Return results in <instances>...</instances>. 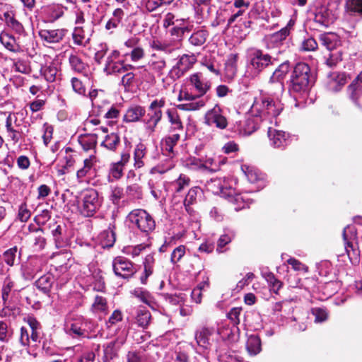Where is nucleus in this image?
Returning <instances> with one entry per match:
<instances>
[{
	"label": "nucleus",
	"mask_w": 362,
	"mask_h": 362,
	"mask_svg": "<svg viewBox=\"0 0 362 362\" xmlns=\"http://www.w3.org/2000/svg\"><path fill=\"white\" fill-rule=\"evenodd\" d=\"M282 110L281 105L272 99L261 96L255 98L249 110V115L262 120L267 126L268 124L277 123L276 117Z\"/></svg>",
	"instance_id": "nucleus-1"
},
{
	"label": "nucleus",
	"mask_w": 362,
	"mask_h": 362,
	"mask_svg": "<svg viewBox=\"0 0 362 362\" xmlns=\"http://www.w3.org/2000/svg\"><path fill=\"white\" fill-rule=\"evenodd\" d=\"M311 86L310 66L305 63H298L291 76L290 93L296 96L303 95L308 93Z\"/></svg>",
	"instance_id": "nucleus-2"
},
{
	"label": "nucleus",
	"mask_w": 362,
	"mask_h": 362,
	"mask_svg": "<svg viewBox=\"0 0 362 362\" xmlns=\"http://www.w3.org/2000/svg\"><path fill=\"white\" fill-rule=\"evenodd\" d=\"M103 198L93 188L87 189L82 193L78 202L79 213L84 217H93L103 205Z\"/></svg>",
	"instance_id": "nucleus-3"
},
{
	"label": "nucleus",
	"mask_w": 362,
	"mask_h": 362,
	"mask_svg": "<svg viewBox=\"0 0 362 362\" xmlns=\"http://www.w3.org/2000/svg\"><path fill=\"white\" fill-rule=\"evenodd\" d=\"M276 61L269 54L264 53L261 49H254L249 55V63L247 73L250 77L258 76L264 69L273 65Z\"/></svg>",
	"instance_id": "nucleus-4"
},
{
	"label": "nucleus",
	"mask_w": 362,
	"mask_h": 362,
	"mask_svg": "<svg viewBox=\"0 0 362 362\" xmlns=\"http://www.w3.org/2000/svg\"><path fill=\"white\" fill-rule=\"evenodd\" d=\"M128 221L140 231L148 233L156 227L153 217L146 211L137 209L132 211L127 216Z\"/></svg>",
	"instance_id": "nucleus-5"
},
{
	"label": "nucleus",
	"mask_w": 362,
	"mask_h": 362,
	"mask_svg": "<svg viewBox=\"0 0 362 362\" xmlns=\"http://www.w3.org/2000/svg\"><path fill=\"white\" fill-rule=\"evenodd\" d=\"M165 105V99L163 98L153 100L148 109V113L144 122L146 125V129L149 133H153L158 124L162 119V108Z\"/></svg>",
	"instance_id": "nucleus-6"
},
{
	"label": "nucleus",
	"mask_w": 362,
	"mask_h": 362,
	"mask_svg": "<svg viewBox=\"0 0 362 362\" xmlns=\"http://www.w3.org/2000/svg\"><path fill=\"white\" fill-rule=\"evenodd\" d=\"M23 124V113H10L6 121L7 136L14 143H18L23 136L21 126Z\"/></svg>",
	"instance_id": "nucleus-7"
},
{
	"label": "nucleus",
	"mask_w": 362,
	"mask_h": 362,
	"mask_svg": "<svg viewBox=\"0 0 362 362\" xmlns=\"http://www.w3.org/2000/svg\"><path fill=\"white\" fill-rule=\"evenodd\" d=\"M26 322L29 325L31 334H30L28 328L25 327H22L21 328L19 340L21 344L24 346H29L30 341H33V342L38 341L40 337L41 329L40 324L37 321L35 318L33 317H28Z\"/></svg>",
	"instance_id": "nucleus-8"
},
{
	"label": "nucleus",
	"mask_w": 362,
	"mask_h": 362,
	"mask_svg": "<svg viewBox=\"0 0 362 362\" xmlns=\"http://www.w3.org/2000/svg\"><path fill=\"white\" fill-rule=\"evenodd\" d=\"M112 269L116 276L129 279L136 272L134 264L124 257H117L112 261Z\"/></svg>",
	"instance_id": "nucleus-9"
},
{
	"label": "nucleus",
	"mask_w": 362,
	"mask_h": 362,
	"mask_svg": "<svg viewBox=\"0 0 362 362\" xmlns=\"http://www.w3.org/2000/svg\"><path fill=\"white\" fill-rule=\"evenodd\" d=\"M90 325V320H86L81 316L73 318L66 322L67 332L74 337L91 338L92 336L88 334L87 329V327Z\"/></svg>",
	"instance_id": "nucleus-10"
},
{
	"label": "nucleus",
	"mask_w": 362,
	"mask_h": 362,
	"mask_svg": "<svg viewBox=\"0 0 362 362\" xmlns=\"http://www.w3.org/2000/svg\"><path fill=\"white\" fill-rule=\"evenodd\" d=\"M204 120L208 126H214L220 129H225L228 126L227 118L223 115V111L218 105H216L206 112Z\"/></svg>",
	"instance_id": "nucleus-11"
},
{
	"label": "nucleus",
	"mask_w": 362,
	"mask_h": 362,
	"mask_svg": "<svg viewBox=\"0 0 362 362\" xmlns=\"http://www.w3.org/2000/svg\"><path fill=\"white\" fill-rule=\"evenodd\" d=\"M197 62V57L194 54H182L176 65L173 67L170 74H175L177 78L182 76L185 72L189 70Z\"/></svg>",
	"instance_id": "nucleus-12"
},
{
	"label": "nucleus",
	"mask_w": 362,
	"mask_h": 362,
	"mask_svg": "<svg viewBox=\"0 0 362 362\" xmlns=\"http://www.w3.org/2000/svg\"><path fill=\"white\" fill-rule=\"evenodd\" d=\"M267 134L271 145L274 148H284L289 143V134L284 131L269 127Z\"/></svg>",
	"instance_id": "nucleus-13"
},
{
	"label": "nucleus",
	"mask_w": 362,
	"mask_h": 362,
	"mask_svg": "<svg viewBox=\"0 0 362 362\" xmlns=\"http://www.w3.org/2000/svg\"><path fill=\"white\" fill-rule=\"evenodd\" d=\"M189 82L198 97L204 95L211 88V83L203 78L201 73H194L189 76Z\"/></svg>",
	"instance_id": "nucleus-14"
},
{
	"label": "nucleus",
	"mask_w": 362,
	"mask_h": 362,
	"mask_svg": "<svg viewBox=\"0 0 362 362\" xmlns=\"http://www.w3.org/2000/svg\"><path fill=\"white\" fill-rule=\"evenodd\" d=\"M68 30L65 28L43 29L39 31L41 39L48 43H58L67 35Z\"/></svg>",
	"instance_id": "nucleus-15"
},
{
	"label": "nucleus",
	"mask_w": 362,
	"mask_h": 362,
	"mask_svg": "<svg viewBox=\"0 0 362 362\" xmlns=\"http://www.w3.org/2000/svg\"><path fill=\"white\" fill-rule=\"evenodd\" d=\"M97 158L95 156L91 155L83 160V165L76 172V178L78 182H85V178L91 177L95 173V165Z\"/></svg>",
	"instance_id": "nucleus-16"
},
{
	"label": "nucleus",
	"mask_w": 362,
	"mask_h": 362,
	"mask_svg": "<svg viewBox=\"0 0 362 362\" xmlns=\"http://www.w3.org/2000/svg\"><path fill=\"white\" fill-rule=\"evenodd\" d=\"M336 18L332 11L326 6H320L315 11L314 20L316 23L327 27L333 23Z\"/></svg>",
	"instance_id": "nucleus-17"
},
{
	"label": "nucleus",
	"mask_w": 362,
	"mask_h": 362,
	"mask_svg": "<svg viewBox=\"0 0 362 362\" xmlns=\"http://www.w3.org/2000/svg\"><path fill=\"white\" fill-rule=\"evenodd\" d=\"M290 70L289 63L285 62L281 64L274 71L269 80V83H276L281 89H284L283 81Z\"/></svg>",
	"instance_id": "nucleus-18"
},
{
	"label": "nucleus",
	"mask_w": 362,
	"mask_h": 362,
	"mask_svg": "<svg viewBox=\"0 0 362 362\" xmlns=\"http://www.w3.org/2000/svg\"><path fill=\"white\" fill-rule=\"evenodd\" d=\"M261 124H264L262 120L257 119L250 115L249 112L246 115V119L243 124L240 125L239 132L244 135H250L259 129Z\"/></svg>",
	"instance_id": "nucleus-19"
},
{
	"label": "nucleus",
	"mask_w": 362,
	"mask_h": 362,
	"mask_svg": "<svg viewBox=\"0 0 362 362\" xmlns=\"http://www.w3.org/2000/svg\"><path fill=\"white\" fill-rule=\"evenodd\" d=\"M55 278L52 273H47L41 276L35 283L36 287L43 293L49 296L54 284Z\"/></svg>",
	"instance_id": "nucleus-20"
},
{
	"label": "nucleus",
	"mask_w": 362,
	"mask_h": 362,
	"mask_svg": "<svg viewBox=\"0 0 362 362\" xmlns=\"http://www.w3.org/2000/svg\"><path fill=\"white\" fill-rule=\"evenodd\" d=\"M124 17V11L122 8H117L114 9L105 24V29L112 33L122 24Z\"/></svg>",
	"instance_id": "nucleus-21"
},
{
	"label": "nucleus",
	"mask_w": 362,
	"mask_h": 362,
	"mask_svg": "<svg viewBox=\"0 0 362 362\" xmlns=\"http://www.w3.org/2000/svg\"><path fill=\"white\" fill-rule=\"evenodd\" d=\"M129 158L130 155L129 153H122L120 160L111 164L110 175L115 180L121 178L123 175L124 166L129 162Z\"/></svg>",
	"instance_id": "nucleus-22"
},
{
	"label": "nucleus",
	"mask_w": 362,
	"mask_h": 362,
	"mask_svg": "<svg viewBox=\"0 0 362 362\" xmlns=\"http://www.w3.org/2000/svg\"><path fill=\"white\" fill-rule=\"evenodd\" d=\"M148 66L149 69L158 76H161L163 75L167 63L163 57L153 54L148 63Z\"/></svg>",
	"instance_id": "nucleus-23"
},
{
	"label": "nucleus",
	"mask_w": 362,
	"mask_h": 362,
	"mask_svg": "<svg viewBox=\"0 0 362 362\" xmlns=\"http://www.w3.org/2000/svg\"><path fill=\"white\" fill-rule=\"evenodd\" d=\"M145 113L146 110L144 107L133 105L127 110L123 120L125 122H136L139 121L145 115Z\"/></svg>",
	"instance_id": "nucleus-24"
},
{
	"label": "nucleus",
	"mask_w": 362,
	"mask_h": 362,
	"mask_svg": "<svg viewBox=\"0 0 362 362\" xmlns=\"http://www.w3.org/2000/svg\"><path fill=\"white\" fill-rule=\"evenodd\" d=\"M29 239L33 243L34 250L36 251L43 250L46 245V239L45 238L44 231L40 228H37L31 231L29 235Z\"/></svg>",
	"instance_id": "nucleus-25"
},
{
	"label": "nucleus",
	"mask_w": 362,
	"mask_h": 362,
	"mask_svg": "<svg viewBox=\"0 0 362 362\" xmlns=\"http://www.w3.org/2000/svg\"><path fill=\"white\" fill-rule=\"evenodd\" d=\"M346 83V74L332 73L328 76L327 86L330 90L338 91Z\"/></svg>",
	"instance_id": "nucleus-26"
},
{
	"label": "nucleus",
	"mask_w": 362,
	"mask_h": 362,
	"mask_svg": "<svg viewBox=\"0 0 362 362\" xmlns=\"http://www.w3.org/2000/svg\"><path fill=\"white\" fill-rule=\"evenodd\" d=\"M319 39L321 44L330 51L336 49L341 43L339 37L333 33L321 34Z\"/></svg>",
	"instance_id": "nucleus-27"
},
{
	"label": "nucleus",
	"mask_w": 362,
	"mask_h": 362,
	"mask_svg": "<svg viewBox=\"0 0 362 362\" xmlns=\"http://www.w3.org/2000/svg\"><path fill=\"white\" fill-rule=\"evenodd\" d=\"M136 68L134 66L129 64H125L123 60H118L115 63L111 64L107 68H104V71L107 74H122L129 71L134 70Z\"/></svg>",
	"instance_id": "nucleus-28"
},
{
	"label": "nucleus",
	"mask_w": 362,
	"mask_h": 362,
	"mask_svg": "<svg viewBox=\"0 0 362 362\" xmlns=\"http://www.w3.org/2000/svg\"><path fill=\"white\" fill-rule=\"evenodd\" d=\"M69 64L71 70L77 73H84L88 67L87 64L76 52H72L69 54Z\"/></svg>",
	"instance_id": "nucleus-29"
},
{
	"label": "nucleus",
	"mask_w": 362,
	"mask_h": 362,
	"mask_svg": "<svg viewBox=\"0 0 362 362\" xmlns=\"http://www.w3.org/2000/svg\"><path fill=\"white\" fill-rule=\"evenodd\" d=\"M118 340L110 341L103 346V356L102 358L103 362H111L117 356V351L120 346Z\"/></svg>",
	"instance_id": "nucleus-30"
},
{
	"label": "nucleus",
	"mask_w": 362,
	"mask_h": 362,
	"mask_svg": "<svg viewBox=\"0 0 362 362\" xmlns=\"http://www.w3.org/2000/svg\"><path fill=\"white\" fill-rule=\"evenodd\" d=\"M180 139V132H174L171 134L165 136L161 141L163 151L171 153L173 152L174 146Z\"/></svg>",
	"instance_id": "nucleus-31"
},
{
	"label": "nucleus",
	"mask_w": 362,
	"mask_h": 362,
	"mask_svg": "<svg viewBox=\"0 0 362 362\" xmlns=\"http://www.w3.org/2000/svg\"><path fill=\"white\" fill-rule=\"evenodd\" d=\"M212 0H194L193 7L197 15L202 18L209 16L211 12Z\"/></svg>",
	"instance_id": "nucleus-32"
},
{
	"label": "nucleus",
	"mask_w": 362,
	"mask_h": 362,
	"mask_svg": "<svg viewBox=\"0 0 362 362\" xmlns=\"http://www.w3.org/2000/svg\"><path fill=\"white\" fill-rule=\"evenodd\" d=\"M0 42L9 51L17 52L21 50V47L16 38L7 33H1Z\"/></svg>",
	"instance_id": "nucleus-33"
},
{
	"label": "nucleus",
	"mask_w": 362,
	"mask_h": 362,
	"mask_svg": "<svg viewBox=\"0 0 362 362\" xmlns=\"http://www.w3.org/2000/svg\"><path fill=\"white\" fill-rule=\"evenodd\" d=\"M120 145V137L116 133H111L105 136L101 143V146L108 151L115 152Z\"/></svg>",
	"instance_id": "nucleus-34"
},
{
	"label": "nucleus",
	"mask_w": 362,
	"mask_h": 362,
	"mask_svg": "<svg viewBox=\"0 0 362 362\" xmlns=\"http://www.w3.org/2000/svg\"><path fill=\"white\" fill-rule=\"evenodd\" d=\"M213 331L207 327H202L200 329L197 330L195 334V339L197 344L206 349L209 345V337L212 334Z\"/></svg>",
	"instance_id": "nucleus-35"
},
{
	"label": "nucleus",
	"mask_w": 362,
	"mask_h": 362,
	"mask_svg": "<svg viewBox=\"0 0 362 362\" xmlns=\"http://www.w3.org/2000/svg\"><path fill=\"white\" fill-rule=\"evenodd\" d=\"M17 291L18 290L15 288V282L10 277H6L4 281L1 289V296L4 302L9 301L11 298V295Z\"/></svg>",
	"instance_id": "nucleus-36"
},
{
	"label": "nucleus",
	"mask_w": 362,
	"mask_h": 362,
	"mask_svg": "<svg viewBox=\"0 0 362 362\" xmlns=\"http://www.w3.org/2000/svg\"><path fill=\"white\" fill-rule=\"evenodd\" d=\"M4 19L6 25L17 33L23 32V25L16 19L13 11H6L4 13Z\"/></svg>",
	"instance_id": "nucleus-37"
},
{
	"label": "nucleus",
	"mask_w": 362,
	"mask_h": 362,
	"mask_svg": "<svg viewBox=\"0 0 362 362\" xmlns=\"http://www.w3.org/2000/svg\"><path fill=\"white\" fill-rule=\"evenodd\" d=\"M146 153V148L144 144L139 143L134 148V165L135 168L139 169L144 165V158Z\"/></svg>",
	"instance_id": "nucleus-38"
},
{
	"label": "nucleus",
	"mask_w": 362,
	"mask_h": 362,
	"mask_svg": "<svg viewBox=\"0 0 362 362\" xmlns=\"http://www.w3.org/2000/svg\"><path fill=\"white\" fill-rule=\"evenodd\" d=\"M115 226L109 227L100 235V243L103 247H110L113 246L116 240L115 233L113 230Z\"/></svg>",
	"instance_id": "nucleus-39"
},
{
	"label": "nucleus",
	"mask_w": 362,
	"mask_h": 362,
	"mask_svg": "<svg viewBox=\"0 0 362 362\" xmlns=\"http://www.w3.org/2000/svg\"><path fill=\"white\" fill-rule=\"evenodd\" d=\"M361 76L362 72L349 86L348 88L350 97L354 102H356L358 98L362 94V81L361 80Z\"/></svg>",
	"instance_id": "nucleus-40"
},
{
	"label": "nucleus",
	"mask_w": 362,
	"mask_h": 362,
	"mask_svg": "<svg viewBox=\"0 0 362 362\" xmlns=\"http://www.w3.org/2000/svg\"><path fill=\"white\" fill-rule=\"evenodd\" d=\"M168 118L173 126V132H183V125L181 122L180 115L175 109H168L166 112Z\"/></svg>",
	"instance_id": "nucleus-41"
},
{
	"label": "nucleus",
	"mask_w": 362,
	"mask_h": 362,
	"mask_svg": "<svg viewBox=\"0 0 362 362\" xmlns=\"http://www.w3.org/2000/svg\"><path fill=\"white\" fill-rule=\"evenodd\" d=\"M78 142L86 151L95 148L97 144L96 134H84L78 137Z\"/></svg>",
	"instance_id": "nucleus-42"
},
{
	"label": "nucleus",
	"mask_w": 362,
	"mask_h": 362,
	"mask_svg": "<svg viewBox=\"0 0 362 362\" xmlns=\"http://www.w3.org/2000/svg\"><path fill=\"white\" fill-rule=\"evenodd\" d=\"M72 38L74 43L78 46L85 47L89 41L81 26H77L74 28L72 33Z\"/></svg>",
	"instance_id": "nucleus-43"
},
{
	"label": "nucleus",
	"mask_w": 362,
	"mask_h": 362,
	"mask_svg": "<svg viewBox=\"0 0 362 362\" xmlns=\"http://www.w3.org/2000/svg\"><path fill=\"white\" fill-rule=\"evenodd\" d=\"M59 70L54 64H50L41 68V74L48 82L57 80Z\"/></svg>",
	"instance_id": "nucleus-44"
},
{
	"label": "nucleus",
	"mask_w": 362,
	"mask_h": 362,
	"mask_svg": "<svg viewBox=\"0 0 362 362\" xmlns=\"http://www.w3.org/2000/svg\"><path fill=\"white\" fill-rule=\"evenodd\" d=\"M246 347L250 355H257L261 351L260 339L257 336L251 335L247 339Z\"/></svg>",
	"instance_id": "nucleus-45"
},
{
	"label": "nucleus",
	"mask_w": 362,
	"mask_h": 362,
	"mask_svg": "<svg viewBox=\"0 0 362 362\" xmlns=\"http://www.w3.org/2000/svg\"><path fill=\"white\" fill-rule=\"evenodd\" d=\"M208 37V33L205 30H199L192 34L189 42L194 46H202Z\"/></svg>",
	"instance_id": "nucleus-46"
},
{
	"label": "nucleus",
	"mask_w": 362,
	"mask_h": 362,
	"mask_svg": "<svg viewBox=\"0 0 362 362\" xmlns=\"http://www.w3.org/2000/svg\"><path fill=\"white\" fill-rule=\"evenodd\" d=\"M132 293V295H134L135 298H138L140 301L143 302L146 305H151L154 303L153 296L146 290H144L141 288H135Z\"/></svg>",
	"instance_id": "nucleus-47"
},
{
	"label": "nucleus",
	"mask_w": 362,
	"mask_h": 362,
	"mask_svg": "<svg viewBox=\"0 0 362 362\" xmlns=\"http://www.w3.org/2000/svg\"><path fill=\"white\" fill-rule=\"evenodd\" d=\"M200 192V188L194 187H192L187 192L184 200V205L188 213L192 212L190 206L196 202L197 194Z\"/></svg>",
	"instance_id": "nucleus-48"
},
{
	"label": "nucleus",
	"mask_w": 362,
	"mask_h": 362,
	"mask_svg": "<svg viewBox=\"0 0 362 362\" xmlns=\"http://www.w3.org/2000/svg\"><path fill=\"white\" fill-rule=\"evenodd\" d=\"M205 105V101L203 99L190 101L189 103L179 104L177 108L184 111H196Z\"/></svg>",
	"instance_id": "nucleus-49"
},
{
	"label": "nucleus",
	"mask_w": 362,
	"mask_h": 362,
	"mask_svg": "<svg viewBox=\"0 0 362 362\" xmlns=\"http://www.w3.org/2000/svg\"><path fill=\"white\" fill-rule=\"evenodd\" d=\"M241 170L250 182H256L260 179V174L258 170L253 166L243 165Z\"/></svg>",
	"instance_id": "nucleus-50"
},
{
	"label": "nucleus",
	"mask_w": 362,
	"mask_h": 362,
	"mask_svg": "<svg viewBox=\"0 0 362 362\" xmlns=\"http://www.w3.org/2000/svg\"><path fill=\"white\" fill-rule=\"evenodd\" d=\"M189 177L185 174H180L179 177L172 183V185L174 187L175 192L179 193L185 187H189Z\"/></svg>",
	"instance_id": "nucleus-51"
},
{
	"label": "nucleus",
	"mask_w": 362,
	"mask_h": 362,
	"mask_svg": "<svg viewBox=\"0 0 362 362\" xmlns=\"http://www.w3.org/2000/svg\"><path fill=\"white\" fill-rule=\"evenodd\" d=\"M151 320L150 312L145 308H139L137 310L136 320L137 324L142 327H146Z\"/></svg>",
	"instance_id": "nucleus-52"
},
{
	"label": "nucleus",
	"mask_w": 362,
	"mask_h": 362,
	"mask_svg": "<svg viewBox=\"0 0 362 362\" xmlns=\"http://www.w3.org/2000/svg\"><path fill=\"white\" fill-rule=\"evenodd\" d=\"M92 310L95 313H105L107 309V303L105 298L97 295L92 304Z\"/></svg>",
	"instance_id": "nucleus-53"
},
{
	"label": "nucleus",
	"mask_w": 362,
	"mask_h": 362,
	"mask_svg": "<svg viewBox=\"0 0 362 362\" xmlns=\"http://www.w3.org/2000/svg\"><path fill=\"white\" fill-rule=\"evenodd\" d=\"M18 247L14 246L6 250L2 255L4 262L8 266H13L16 261Z\"/></svg>",
	"instance_id": "nucleus-54"
},
{
	"label": "nucleus",
	"mask_w": 362,
	"mask_h": 362,
	"mask_svg": "<svg viewBox=\"0 0 362 362\" xmlns=\"http://www.w3.org/2000/svg\"><path fill=\"white\" fill-rule=\"evenodd\" d=\"M201 64L216 76H218L220 74L218 64L214 58L205 57L202 59Z\"/></svg>",
	"instance_id": "nucleus-55"
},
{
	"label": "nucleus",
	"mask_w": 362,
	"mask_h": 362,
	"mask_svg": "<svg viewBox=\"0 0 362 362\" xmlns=\"http://www.w3.org/2000/svg\"><path fill=\"white\" fill-rule=\"evenodd\" d=\"M238 55L230 54L226 62V70L228 75L233 76L236 73L237 62Z\"/></svg>",
	"instance_id": "nucleus-56"
},
{
	"label": "nucleus",
	"mask_w": 362,
	"mask_h": 362,
	"mask_svg": "<svg viewBox=\"0 0 362 362\" xmlns=\"http://www.w3.org/2000/svg\"><path fill=\"white\" fill-rule=\"evenodd\" d=\"M125 56L129 57L131 61L136 63L142 60L145 57L146 53L144 49L142 47L139 46L138 47L131 50L129 53H127Z\"/></svg>",
	"instance_id": "nucleus-57"
},
{
	"label": "nucleus",
	"mask_w": 362,
	"mask_h": 362,
	"mask_svg": "<svg viewBox=\"0 0 362 362\" xmlns=\"http://www.w3.org/2000/svg\"><path fill=\"white\" fill-rule=\"evenodd\" d=\"M183 165L192 170H202L205 165L202 161L194 157H191L183 160Z\"/></svg>",
	"instance_id": "nucleus-58"
},
{
	"label": "nucleus",
	"mask_w": 362,
	"mask_h": 362,
	"mask_svg": "<svg viewBox=\"0 0 362 362\" xmlns=\"http://www.w3.org/2000/svg\"><path fill=\"white\" fill-rule=\"evenodd\" d=\"M173 362H189V356L185 349L180 347L175 349L172 357Z\"/></svg>",
	"instance_id": "nucleus-59"
},
{
	"label": "nucleus",
	"mask_w": 362,
	"mask_h": 362,
	"mask_svg": "<svg viewBox=\"0 0 362 362\" xmlns=\"http://www.w3.org/2000/svg\"><path fill=\"white\" fill-rule=\"evenodd\" d=\"M343 238L345 241L346 253L349 258H352V256L357 257L359 255V251L357 249H355L354 244L348 240L346 228L343 231Z\"/></svg>",
	"instance_id": "nucleus-60"
},
{
	"label": "nucleus",
	"mask_w": 362,
	"mask_h": 362,
	"mask_svg": "<svg viewBox=\"0 0 362 362\" xmlns=\"http://www.w3.org/2000/svg\"><path fill=\"white\" fill-rule=\"evenodd\" d=\"M346 8L349 12L362 15V0H348L346 3Z\"/></svg>",
	"instance_id": "nucleus-61"
},
{
	"label": "nucleus",
	"mask_w": 362,
	"mask_h": 362,
	"mask_svg": "<svg viewBox=\"0 0 362 362\" xmlns=\"http://www.w3.org/2000/svg\"><path fill=\"white\" fill-rule=\"evenodd\" d=\"M206 186L209 190H211L214 194H218L222 192V180L221 178H214L207 182Z\"/></svg>",
	"instance_id": "nucleus-62"
},
{
	"label": "nucleus",
	"mask_w": 362,
	"mask_h": 362,
	"mask_svg": "<svg viewBox=\"0 0 362 362\" xmlns=\"http://www.w3.org/2000/svg\"><path fill=\"white\" fill-rule=\"evenodd\" d=\"M290 34V30L288 28H283L279 31L270 35V40L274 42H281L284 40Z\"/></svg>",
	"instance_id": "nucleus-63"
},
{
	"label": "nucleus",
	"mask_w": 362,
	"mask_h": 362,
	"mask_svg": "<svg viewBox=\"0 0 362 362\" xmlns=\"http://www.w3.org/2000/svg\"><path fill=\"white\" fill-rule=\"evenodd\" d=\"M71 84L72 89L75 93L81 95H85L86 88L81 80L76 77H73L71 79Z\"/></svg>",
	"instance_id": "nucleus-64"
}]
</instances>
